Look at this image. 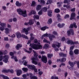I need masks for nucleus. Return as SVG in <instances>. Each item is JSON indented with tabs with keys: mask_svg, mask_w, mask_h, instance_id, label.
Listing matches in <instances>:
<instances>
[{
	"mask_svg": "<svg viewBox=\"0 0 79 79\" xmlns=\"http://www.w3.org/2000/svg\"><path fill=\"white\" fill-rule=\"evenodd\" d=\"M34 57H33L31 58V60H32V63H34L35 65H37L38 63L37 62L35 61L38 60V58L40 59L42 58V56H41L40 55H39L37 53L35 52V51L34 52Z\"/></svg>",
	"mask_w": 79,
	"mask_h": 79,
	"instance_id": "nucleus-1",
	"label": "nucleus"
},
{
	"mask_svg": "<svg viewBox=\"0 0 79 79\" xmlns=\"http://www.w3.org/2000/svg\"><path fill=\"white\" fill-rule=\"evenodd\" d=\"M17 12L18 13V14L20 15H22L24 17H26L27 16V11L25 10L23 11L21 8L17 9Z\"/></svg>",
	"mask_w": 79,
	"mask_h": 79,
	"instance_id": "nucleus-2",
	"label": "nucleus"
},
{
	"mask_svg": "<svg viewBox=\"0 0 79 79\" xmlns=\"http://www.w3.org/2000/svg\"><path fill=\"white\" fill-rule=\"evenodd\" d=\"M10 58L9 56L8 55H5L3 56H0V61L3 60V61L6 63H9L8 59Z\"/></svg>",
	"mask_w": 79,
	"mask_h": 79,
	"instance_id": "nucleus-3",
	"label": "nucleus"
},
{
	"mask_svg": "<svg viewBox=\"0 0 79 79\" xmlns=\"http://www.w3.org/2000/svg\"><path fill=\"white\" fill-rule=\"evenodd\" d=\"M49 37V40L51 41L52 40V38H55V36L53 35H51V34H47V33H46L42 35L41 36V39H44V37Z\"/></svg>",
	"mask_w": 79,
	"mask_h": 79,
	"instance_id": "nucleus-4",
	"label": "nucleus"
},
{
	"mask_svg": "<svg viewBox=\"0 0 79 79\" xmlns=\"http://www.w3.org/2000/svg\"><path fill=\"white\" fill-rule=\"evenodd\" d=\"M68 64L71 67H73L75 66V64H77V68L79 69V61H75L74 62H71L70 61L68 62Z\"/></svg>",
	"mask_w": 79,
	"mask_h": 79,
	"instance_id": "nucleus-5",
	"label": "nucleus"
},
{
	"mask_svg": "<svg viewBox=\"0 0 79 79\" xmlns=\"http://www.w3.org/2000/svg\"><path fill=\"white\" fill-rule=\"evenodd\" d=\"M60 43H57V44H52V47L55 48V51L56 52L59 51V49H58L56 47H58V48H60Z\"/></svg>",
	"mask_w": 79,
	"mask_h": 79,
	"instance_id": "nucleus-6",
	"label": "nucleus"
},
{
	"mask_svg": "<svg viewBox=\"0 0 79 79\" xmlns=\"http://www.w3.org/2000/svg\"><path fill=\"white\" fill-rule=\"evenodd\" d=\"M74 35V32L73 29H69V30L67 31V35L69 37L71 35Z\"/></svg>",
	"mask_w": 79,
	"mask_h": 79,
	"instance_id": "nucleus-7",
	"label": "nucleus"
},
{
	"mask_svg": "<svg viewBox=\"0 0 79 79\" xmlns=\"http://www.w3.org/2000/svg\"><path fill=\"white\" fill-rule=\"evenodd\" d=\"M41 61L44 62V63L46 64L47 62V58L45 56H42V57L41 58Z\"/></svg>",
	"mask_w": 79,
	"mask_h": 79,
	"instance_id": "nucleus-8",
	"label": "nucleus"
},
{
	"mask_svg": "<svg viewBox=\"0 0 79 79\" xmlns=\"http://www.w3.org/2000/svg\"><path fill=\"white\" fill-rule=\"evenodd\" d=\"M30 30V28L28 27L27 29L26 28H24L22 30V32L23 33H25L26 35H27L28 34V31Z\"/></svg>",
	"mask_w": 79,
	"mask_h": 79,
	"instance_id": "nucleus-9",
	"label": "nucleus"
},
{
	"mask_svg": "<svg viewBox=\"0 0 79 79\" xmlns=\"http://www.w3.org/2000/svg\"><path fill=\"white\" fill-rule=\"evenodd\" d=\"M30 46L32 47V48L36 50L38 49V45L35 44L34 43L30 44Z\"/></svg>",
	"mask_w": 79,
	"mask_h": 79,
	"instance_id": "nucleus-10",
	"label": "nucleus"
},
{
	"mask_svg": "<svg viewBox=\"0 0 79 79\" xmlns=\"http://www.w3.org/2000/svg\"><path fill=\"white\" fill-rule=\"evenodd\" d=\"M73 27L75 29H77V26L76 25V23L75 22H73V24H70L69 28L70 29H72L73 28Z\"/></svg>",
	"mask_w": 79,
	"mask_h": 79,
	"instance_id": "nucleus-11",
	"label": "nucleus"
},
{
	"mask_svg": "<svg viewBox=\"0 0 79 79\" xmlns=\"http://www.w3.org/2000/svg\"><path fill=\"white\" fill-rule=\"evenodd\" d=\"M28 67V68L30 69H35V65H30L29 64H27V65Z\"/></svg>",
	"mask_w": 79,
	"mask_h": 79,
	"instance_id": "nucleus-12",
	"label": "nucleus"
},
{
	"mask_svg": "<svg viewBox=\"0 0 79 79\" xmlns=\"http://www.w3.org/2000/svg\"><path fill=\"white\" fill-rule=\"evenodd\" d=\"M35 21V19H30L28 20V22L27 23H29L30 26H32V25L34 24Z\"/></svg>",
	"mask_w": 79,
	"mask_h": 79,
	"instance_id": "nucleus-13",
	"label": "nucleus"
},
{
	"mask_svg": "<svg viewBox=\"0 0 79 79\" xmlns=\"http://www.w3.org/2000/svg\"><path fill=\"white\" fill-rule=\"evenodd\" d=\"M32 15H36V12L34 10H31L28 14L29 16H31Z\"/></svg>",
	"mask_w": 79,
	"mask_h": 79,
	"instance_id": "nucleus-14",
	"label": "nucleus"
},
{
	"mask_svg": "<svg viewBox=\"0 0 79 79\" xmlns=\"http://www.w3.org/2000/svg\"><path fill=\"white\" fill-rule=\"evenodd\" d=\"M21 47H22V44H17L16 46H15V49H16L17 50H19V48Z\"/></svg>",
	"mask_w": 79,
	"mask_h": 79,
	"instance_id": "nucleus-15",
	"label": "nucleus"
},
{
	"mask_svg": "<svg viewBox=\"0 0 79 79\" xmlns=\"http://www.w3.org/2000/svg\"><path fill=\"white\" fill-rule=\"evenodd\" d=\"M68 44H70L71 45H77L78 44V41L70 42L69 43H66Z\"/></svg>",
	"mask_w": 79,
	"mask_h": 79,
	"instance_id": "nucleus-16",
	"label": "nucleus"
},
{
	"mask_svg": "<svg viewBox=\"0 0 79 79\" xmlns=\"http://www.w3.org/2000/svg\"><path fill=\"white\" fill-rule=\"evenodd\" d=\"M75 13L74 12H72L71 14V16H70V18H69V19L72 20V19H74L75 18Z\"/></svg>",
	"mask_w": 79,
	"mask_h": 79,
	"instance_id": "nucleus-17",
	"label": "nucleus"
},
{
	"mask_svg": "<svg viewBox=\"0 0 79 79\" xmlns=\"http://www.w3.org/2000/svg\"><path fill=\"white\" fill-rule=\"evenodd\" d=\"M41 5L38 4L36 6H35V9H36V10H37V11H39L41 9Z\"/></svg>",
	"mask_w": 79,
	"mask_h": 79,
	"instance_id": "nucleus-18",
	"label": "nucleus"
},
{
	"mask_svg": "<svg viewBox=\"0 0 79 79\" xmlns=\"http://www.w3.org/2000/svg\"><path fill=\"white\" fill-rule=\"evenodd\" d=\"M15 5L18 7L23 6L22 3L19 2V1H16V2H15Z\"/></svg>",
	"mask_w": 79,
	"mask_h": 79,
	"instance_id": "nucleus-19",
	"label": "nucleus"
},
{
	"mask_svg": "<svg viewBox=\"0 0 79 79\" xmlns=\"http://www.w3.org/2000/svg\"><path fill=\"white\" fill-rule=\"evenodd\" d=\"M64 25H65V24L64 23H62L61 24L60 23H58L57 25V27H59L60 28H62Z\"/></svg>",
	"mask_w": 79,
	"mask_h": 79,
	"instance_id": "nucleus-20",
	"label": "nucleus"
},
{
	"mask_svg": "<svg viewBox=\"0 0 79 79\" xmlns=\"http://www.w3.org/2000/svg\"><path fill=\"white\" fill-rule=\"evenodd\" d=\"M22 35L21 34V33L19 32H17L16 34V36H17V39H19L21 37V36Z\"/></svg>",
	"mask_w": 79,
	"mask_h": 79,
	"instance_id": "nucleus-21",
	"label": "nucleus"
},
{
	"mask_svg": "<svg viewBox=\"0 0 79 79\" xmlns=\"http://www.w3.org/2000/svg\"><path fill=\"white\" fill-rule=\"evenodd\" d=\"M17 75L18 76H19L22 74V72L21 70H17Z\"/></svg>",
	"mask_w": 79,
	"mask_h": 79,
	"instance_id": "nucleus-22",
	"label": "nucleus"
},
{
	"mask_svg": "<svg viewBox=\"0 0 79 79\" xmlns=\"http://www.w3.org/2000/svg\"><path fill=\"white\" fill-rule=\"evenodd\" d=\"M59 54L60 56H62L63 57H65L66 56V54L64 53L63 52H60L59 53Z\"/></svg>",
	"mask_w": 79,
	"mask_h": 79,
	"instance_id": "nucleus-23",
	"label": "nucleus"
},
{
	"mask_svg": "<svg viewBox=\"0 0 79 79\" xmlns=\"http://www.w3.org/2000/svg\"><path fill=\"white\" fill-rule=\"evenodd\" d=\"M10 33V29L8 28H5V33L6 35Z\"/></svg>",
	"mask_w": 79,
	"mask_h": 79,
	"instance_id": "nucleus-24",
	"label": "nucleus"
},
{
	"mask_svg": "<svg viewBox=\"0 0 79 79\" xmlns=\"http://www.w3.org/2000/svg\"><path fill=\"white\" fill-rule=\"evenodd\" d=\"M9 54L11 56L10 57L11 59H13V58H14V57H16L14 56V54H15V53H13V52H10Z\"/></svg>",
	"mask_w": 79,
	"mask_h": 79,
	"instance_id": "nucleus-25",
	"label": "nucleus"
},
{
	"mask_svg": "<svg viewBox=\"0 0 79 79\" xmlns=\"http://www.w3.org/2000/svg\"><path fill=\"white\" fill-rule=\"evenodd\" d=\"M0 77H2L3 79H10V78L8 76H5L3 74L1 75Z\"/></svg>",
	"mask_w": 79,
	"mask_h": 79,
	"instance_id": "nucleus-26",
	"label": "nucleus"
},
{
	"mask_svg": "<svg viewBox=\"0 0 79 79\" xmlns=\"http://www.w3.org/2000/svg\"><path fill=\"white\" fill-rule=\"evenodd\" d=\"M52 12L51 10H49L48 12V15L50 17H51L52 16Z\"/></svg>",
	"mask_w": 79,
	"mask_h": 79,
	"instance_id": "nucleus-27",
	"label": "nucleus"
},
{
	"mask_svg": "<svg viewBox=\"0 0 79 79\" xmlns=\"http://www.w3.org/2000/svg\"><path fill=\"white\" fill-rule=\"evenodd\" d=\"M10 69H3L2 70V73H9Z\"/></svg>",
	"mask_w": 79,
	"mask_h": 79,
	"instance_id": "nucleus-28",
	"label": "nucleus"
},
{
	"mask_svg": "<svg viewBox=\"0 0 79 79\" xmlns=\"http://www.w3.org/2000/svg\"><path fill=\"white\" fill-rule=\"evenodd\" d=\"M64 41H65L66 43H69L70 42H73V41L69 40V38H66V40H64Z\"/></svg>",
	"mask_w": 79,
	"mask_h": 79,
	"instance_id": "nucleus-29",
	"label": "nucleus"
},
{
	"mask_svg": "<svg viewBox=\"0 0 79 79\" xmlns=\"http://www.w3.org/2000/svg\"><path fill=\"white\" fill-rule=\"evenodd\" d=\"M75 55H77L79 54V50L77 49H75L74 50L73 52Z\"/></svg>",
	"mask_w": 79,
	"mask_h": 79,
	"instance_id": "nucleus-30",
	"label": "nucleus"
},
{
	"mask_svg": "<svg viewBox=\"0 0 79 79\" xmlns=\"http://www.w3.org/2000/svg\"><path fill=\"white\" fill-rule=\"evenodd\" d=\"M27 61L26 60H23L22 62V63H23V65L25 66H27L28 65V64H27Z\"/></svg>",
	"mask_w": 79,
	"mask_h": 79,
	"instance_id": "nucleus-31",
	"label": "nucleus"
},
{
	"mask_svg": "<svg viewBox=\"0 0 79 79\" xmlns=\"http://www.w3.org/2000/svg\"><path fill=\"white\" fill-rule=\"evenodd\" d=\"M52 19L51 18L48 19V24L50 25L52 23Z\"/></svg>",
	"mask_w": 79,
	"mask_h": 79,
	"instance_id": "nucleus-32",
	"label": "nucleus"
},
{
	"mask_svg": "<svg viewBox=\"0 0 79 79\" xmlns=\"http://www.w3.org/2000/svg\"><path fill=\"white\" fill-rule=\"evenodd\" d=\"M48 58H49L50 59H51V58L52 57V56H53V55H52V54H48Z\"/></svg>",
	"mask_w": 79,
	"mask_h": 79,
	"instance_id": "nucleus-33",
	"label": "nucleus"
},
{
	"mask_svg": "<svg viewBox=\"0 0 79 79\" xmlns=\"http://www.w3.org/2000/svg\"><path fill=\"white\" fill-rule=\"evenodd\" d=\"M49 44H45L44 45V46L43 47V48H44L45 49H47L49 48Z\"/></svg>",
	"mask_w": 79,
	"mask_h": 79,
	"instance_id": "nucleus-34",
	"label": "nucleus"
},
{
	"mask_svg": "<svg viewBox=\"0 0 79 79\" xmlns=\"http://www.w3.org/2000/svg\"><path fill=\"white\" fill-rule=\"evenodd\" d=\"M34 18L36 19H40V16L38 15H34V16H33Z\"/></svg>",
	"mask_w": 79,
	"mask_h": 79,
	"instance_id": "nucleus-35",
	"label": "nucleus"
},
{
	"mask_svg": "<svg viewBox=\"0 0 79 79\" xmlns=\"http://www.w3.org/2000/svg\"><path fill=\"white\" fill-rule=\"evenodd\" d=\"M40 29L41 31H44L45 30L47 29V27L44 26L43 27H41Z\"/></svg>",
	"mask_w": 79,
	"mask_h": 79,
	"instance_id": "nucleus-36",
	"label": "nucleus"
},
{
	"mask_svg": "<svg viewBox=\"0 0 79 79\" xmlns=\"http://www.w3.org/2000/svg\"><path fill=\"white\" fill-rule=\"evenodd\" d=\"M60 9H59L57 8L55 9V13H60Z\"/></svg>",
	"mask_w": 79,
	"mask_h": 79,
	"instance_id": "nucleus-37",
	"label": "nucleus"
},
{
	"mask_svg": "<svg viewBox=\"0 0 79 79\" xmlns=\"http://www.w3.org/2000/svg\"><path fill=\"white\" fill-rule=\"evenodd\" d=\"M23 71L25 72H26L28 71V69L27 68H22Z\"/></svg>",
	"mask_w": 79,
	"mask_h": 79,
	"instance_id": "nucleus-38",
	"label": "nucleus"
},
{
	"mask_svg": "<svg viewBox=\"0 0 79 79\" xmlns=\"http://www.w3.org/2000/svg\"><path fill=\"white\" fill-rule=\"evenodd\" d=\"M35 2L34 1H32V4H31V6H35Z\"/></svg>",
	"mask_w": 79,
	"mask_h": 79,
	"instance_id": "nucleus-39",
	"label": "nucleus"
},
{
	"mask_svg": "<svg viewBox=\"0 0 79 79\" xmlns=\"http://www.w3.org/2000/svg\"><path fill=\"white\" fill-rule=\"evenodd\" d=\"M41 10H42V11H43L44 12H46L47 11V8L45 7H44L42 10L41 9Z\"/></svg>",
	"mask_w": 79,
	"mask_h": 79,
	"instance_id": "nucleus-40",
	"label": "nucleus"
},
{
	"mask_svg": "<svg viewBox=\"0 0 79 79\" xmlns=\"http://www.w3.org/2000/svg\"><path fill=\"white\" fill-rule=\"evenodd\" d=\"M62 4V2H58L56 3V4L58 5V7H60V6H61Z\"/></svg>",
	"mask_w": 79,
	"mask_h": 79,
	"instance_id": "nucleus-41",
	"label": "nucleus"
},
{
	"mask_svg": "<svg viewBox=\"0 0 79 79\" xmlns=\"http://www.w3.org/2000/svg\"><path fill=\"white\" fill-rule=\"evenodd\" d=\"M52 34L54 35H55L58 36V33L57 32L55 31H52Z\"/></svg>",
	"mask_w": 79,
	"mask_h": 79,
	"instance_id": "nucleus-42",
	"label": "nucleus"
},
{
	"mask_svg": "<svg viewBox=\"0 0 79 79\" xmlns=\"http://www.w3.org/2000/svg\"><path fill=\"white\" fill-rule=\"evenodd\" d=\"M24 51H25V52H27V53L28 54H30V53H31V52H32V50H30L29 51H28L27 49H25Z\"/></svg>",
	"mask_w": 79,
	"mask_h": 79,
	"instance_id": "nucleus-43",
	"label": "nucleus"
},
{
	"mask_svg": "<svg viewBox=\"0 0 79 79\" xmlns=\"http://www.w3.org/2000/svg\"><path fill=\"white\" fill-rule=\"evenodd\" d=\"M30 79H38V77H37L35 76H33L31 77H30Z\"/></svg>",
	"mask_w": 79,
	"mask_h": 79,
	"instance_id": "nucleus-44",
	"label": "nucleus"
},
{
	"mask_svg": "<svg viewBox=\"0 0 79 79\" xmlns=\"http://www.w3.org/2000/svg\"><path fill=\"white\" fill-rule=\"evenodd\" d=\"M73 53H74L73 52V51L72 50H70V51H69V54L71 56H73Z\"/></svg>",
	"mask_w": 79,
	"mask_h": 79,
	"instance_id": "nucleus-45",
	"label": "nucleus"
},
{
	"mask_svg": "<svg viewBox=\"0 0 79 79\" xmlns=\"http://www.w3.org/2000/svg\"><path fill=\"white\" fill-rule=\"evenodd\" d=\"M43 11H42V10H40V11L38 12V15H41L43 14Z\"/></svg>",
	"mask_w": 79,
	"mask_h": 79,
	"instance_id": "nucleus-46",
	"label": "nucleus"
},
{
	"mask_svg": "<svg viewBox=\"0 0 79 79\" xmlns=\"http://www.w3.org/2000/svg\"><path fill=\"white\" fill-rule=\"evenodd\" d=\"M27 76H28L30 77H32V75L33 74L31 73H27V75H26Z\"/></svg>",
	"mask_w": 79,
	"mask_h": 79,
	"instance_id": "nucleus-47",
	"label": "nucleus"
},
{
	"mask_svg": "<svg viewBox=\"0 0 79 79\" xmlns=\"http://www.w3.org/2000/svg\"><path fill=\"white\" fill-rule=\"evenodd\" d=\"M38 42V39H35L34 40V43L35 44H37Z\"/></svg>",
	"mask_w": 79,
	"mask_h": 79,
	"instance_id": "nucleus-48",
	"label": "nucleus"
},
{
	"mask_svg": "<svg viewBox=\"0 0 79 79\" xmlns=\"http://www.w3.org/2000/svg\"><path fill=\"white\" fill-rule=\"evenodd\" d=\"M0 25H1V27H5V26H6V24L2 23L0 24Z\"/></svg>",
	"mask_w": 79,
	"mask_h": 79,
	"instance_id": "nucleus-49",
	"label": "nucleus"
},
{
	"mask_svg": "<svg viewBox=\"0 0 79 79\" xmlns=\"http://www.w3.org/2000/svg\"><path fill=\"white\" fill-rule=\"evenodd\" d=\"M5 47L7 49H8L10 48V44L8 43H7Z\"/></svg>",
	"mask_w": 79,
	"mask_h": 79,
	"instance_id": "nucleus-50",
	"label": "nucleus"
},
{
	"mask_svg": "<svg viewBox=\"0 0 79 79\" xmlns=\"http://www.w3.org/2000/svg\"><path fill=\"white\" fill-rule=\"evenodd\" d=\"M2 52L4 53V55H5L8 54V51H7L6 50H5Z\"/></svg>",
	"mask_w": 79,
	"mask_h": 79,
	"instance_id": "nucleus-51",
	"label": "nucleus"
},
{
	"mask_svg": "<svg viewBox=\"0 0 79 79\" xmlns=\"http://www.w3.org/2000/svg\"><path fill=\"white\" fill-rule=\"evenodd\" d=\"M61 60L62 61V62H65L66 61V59L65 58H62Z\"/></svg>",
	"mask_w": 79,
	"mask_h": 79,
	"instance_id": "nucleus-52",
	"label": "nucleus"
},
{
	"mask_svg": "<svg viewBox=\"0 0 79 79\" xmlns=\"http://www.w3.org/2000/svg\"><path fill=\"white\" fill-rule=\"evenodd\" d=\"M51 79H58V77H54V76H52L51 77Z\"/></svg>",
	"mask_w": 79,
	"mask_h": 79,
	"instance_id": "nucleus-53",
	"label": "nucleus"
},
{
	"mask_svg": "<svg viewBox=\"0 0 79 79\" xmlns=\"http://www.w3.org/2000/svg\"><path fill=\"white\" fill-rule=\"evenodd\" d=\"M69 18V15L68 14L66 15L65 16H64V19H66L67 18Z\"/></svg>",
	"mask_w": 79,
	"mask_h": 79,
	"instance_id": "nucleus-54",
	"label": "nucleus"
},
{
	"mask_svg": "<svg viewBox=\"0 0 79 79\" xmlns=\"http://www.w3.org/2000/svg\"><path fill=\"white\" fill-rule=\"evenodd\" d=\"M74 1H64V3L66 4L68 3V2H73Z\"/></svg>",
	"mask_w": 79,
	"mask_h": 79,
	"instance_id": "nucleus-55",
	"label": "nucleus"
},
{
	"mask_svg": "<svg viewBox=\"0 0 79 79\" xmlns=\"http://www.w3.org/2000/svg\"><path fill=\"white\" fill-rule=\"evenodd\" d=\"M66 40V39L65 37H62V38L61 39V41L62 42H63L64 41V40Z\"/></svg>",
	"mask_w": 79,
	"mask_h": 79,
	"instance_id": "nucleus-56",
	"label": "nucleus"
},
{
	"mask_svg": "<svg viewBox=\"0 0 79 79\" xmlns=\"http://www.w3.org/2000/svg\"><path fill=\"white\" fill-rule=\"evenodd\" d=\"M22 77H23V78H27V75L26 74H24L22 76Z\"/></svg>",
	"mask_w": 79,
	"mask_h": 79,
	"instance_id": "nucleus-57",
	"label": "nucleus"
},
{
	"mask_svg": "<svg viewBox=\"0 0 79 79\" xmlns=\"http://www.w3.org/2000/svg\"><path fill=\"white\" fill-rule=\"evenodd\" d=\"M0 27V30L2 31H3L4 30V27Z\"/></svg>",
	"mask_w": 79,
	"mask_h": 79,
	"instance_id": "nucleus-58",
	"label": "nucleus"
},
{
	"mask_svg": "<svg viewBox=\"0 0 79 79\" xmlns=\"http://www.w3.org/2000/svg\"><path fill=\"white\" fill-rule=\"evenodd\" d=\"M34 37H30L29 39L30 40H35V39H34Z\"/></svg>",
	"mask_w": 79,
	"mask_h": 79,
	"instance_id": "nucleus-59",
	"label": "nucleus"
},
{
	"mask_svg": "<svg viewBox=\"0 0 79 79\" xmlns=\"http://www.w3.org/2000/svg\"><path fill=\"white\" fill-rule=\"evenodd\" d=\"M7 28L10 29H11V25L7 24Z\"/></svg>",
	"mask_w": 79,
	"mask_h": 79,
	"instance_id": "nucleus-60",
	"label": "nucleus"
},
{
	"mask_svg": "<svg viewBox=\"0 0 79 79\" xmlns=\"http://www.w3.org/2000/svg\"><path fill=\"white\" fill-rule=\"evenodd\" d=\"M11 59H14V60H15V62L18 61V59H17V57H14V58Z\"/></svg>",
	"mask_w": 79,
	"mask_h": 79,
	"instance_id": "nucleus-61",
	"label": "nucleus"
},
{
	"mask_svg": "<svg viewBox=\"0 0 79 79\" xmlns=\"http://www.w3.org/2000/svg\"><path fill=\"white\" fill-rule=\"evenodd\" d=\"M70 11L72 12H75V8H73V9H71V10H70Z\"/></svg>",
	"mask_w": 79,
	"mask_h": 79,
	"instance_id": "nucleus-62",
	"label": "nucleus"
},
{
	"mask_svg": "<svg viewBox=\"0 0 79 79\" xmlns=\"http://www.w3.org/2000/svg\"><path fill=\"white\" fill-rule=\"evenodd\" d=\"M9 73H11V74L13 73H14V71H13V69H10V71H9Z\"/></svg>",
	"mask_w": 79,
	"mask_h": 79,
	"instance_id": "nucleus-63",
	"label": "nucleus"
},
{
	"mask_svg": "<svg viewBox=\"0 0 79 79\" xmlns=\"http://www.w3.org/2000/svg\"><path fill=\"white\" fill-rule=\"evenodd\" d=\"M48 63H49V65H50L52 64V61L51 60H49V61H48Z\"/></svg>",
	"mask_w": 79,
	"mask_h": 79,
	"instance_id": "nucleus-64",
	"label": "nucleus"
}]
</instances>
